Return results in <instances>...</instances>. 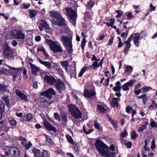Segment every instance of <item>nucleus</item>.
Here are the masks:
<instances>
[{
    "label": "nucleus",
    "instance_id": "aec40b11",
    "mask_svg": "<svg viewBox=\"0 0 157 157\" xmlns=\"http://www.w3.org/2000/svg\"><path fill=\"white\" fill-rule=\"evenodd\" d=\"M16 35V38L17 39H23L25 38V34L21 30H17Z\"/></svg>",
    "mask_w": 157,
    "mask_h": 157
},
{
    "label": "nucleus",
    "instance_id": "5701e85b",
    "mask_svg": "<svg viewBox=\"0 0 157 157\" xmlns=\"http://www.w3.org/2000/svg\"><path fill=\"white\" fill-rule=\"evenodd\" d=\"M38 102L41 106L44 105L45 103H48L45 98L43 97H39L38 99Z\"/></svg>",
    "mask_w": 157,
    "mask_h": 157
},
{
    "label": "nucleus",
    "instance_id": "0eeeda50",
    "mask_svg": "<svg viewBox=\"0 0 157 157\" xmlns=\"http://www.w3.org/2000/svg\"><path fill=\"white\" fill-rule=\"evenodd\" d=\"M69 110L71 115L75 118H80L82 113L79 110L73 105H68Z\"/></svg>",
    "mask_w": 157,
    "mask_h": 157
},
{
    "label": "nucleus",
    "instance_id": "774afa93",
    "mask_svg": "<svg viewBox=\"0 0 157 157\" xmlns=\"http://www.w3.org/2000/svg\"><path fill=\"white\" fill-rule=\"evenodd\" d=\"M12 45L14 47L16 46L17 45V43L15 40H12L11 42Z\"/></svg>",
    "mask_w": 157,
    "mask_h": 157
},
{
    "label": "nucleus",
    "instance_id": "f3484780",
    "mask_svg": "<svg viewBox=\"0 0 157 157\" xmlns=\"http://www.w3.org/2000/svg\"><path fill=\"white\" fill-rule=\"evenodd\" d=\"M33 115L30 113L25 115L23 116L22 118L20 119L21 121H30L33 119Z\"/></svg>",
    "mask_w": 157,
    "mask_h": 157
},
{
    "label": "nucleus",
    "instance_id": "dca6fc26",
    "mask_svg": "<svg viewBox=\"0 0 157 157\" xmlns=\"http://www.w3.org/2000/svg\"><path fill=\"white\" fill-rule=\"evenodd\" d=\"M140 36V34L138 33H135V36L133 38V41L135 45L137 47H139V40Z\"/></svg>",
    "mask_w": 157,
    "mask_h": 157
},
{
    "label": "nucleus",
    "instance_id": "f8f14e48",
    "mask_svg": "<svg viewBox=\"0 0 157 157\" xmlns=\"http://www.w3.org/2000/svg\"><path fill=\"white\" fill-rule=\"evenodd\" d=\"M44 80L48 85H53L57 82L56 79L52 76L45 75L44 77Z\"/></svg>",
    "mask_w": 157,
    "mask_h": 157
},
{
    "label": "nucleus",
    "instance_id": "49530a36",
    "mask_svg": "<svg viewBox=\"0 0 157 157\" xmlns=\"http://www.w3.org/2000/svg\"><path fill=\"white\" fill-rule=\"evenodd\" d=\"M128 134L127 132L126 131V129H125L122 132L121 134V136L123 138H124Z\"/></svg>",
    "mask_w": 157,
    "mask_h": 157
},
{
    "label": "nucleus",
    "instance_id": "f257e3e1",
    "mask_svg": "<svg viewBox=\"0 0 157 157\" xmlns=\"http://www.w3.org/2000/svg\"><path fill=\"white\" fill-rule=\"evenodd\" d=\"M95 146L102 156L105 157H115V153L113 152L115 150L114 146L111 145L109 149L108 147L99 139L96 140Z\"/></svg>",
    "mask_w": 157,
    "mask_h": 157
},
{
    "label": "nucleus",
    "instance_id": "3c124183",
    "mask_svg": "<svg viewBox=\"0 0 157 157\" xmlns=\"http://www.w3.org/2000/svg\"><path fill=\"white\" fill-rule=\"evenodd\" d=\"M94 126L96 129L98 130L100 129L99 124L96 121H94Z\"/></svg>",
    "mask_w": 157,
    "mask_h": 157
},
{
    "label": "nucleus",
    "instance_id": "393cba45",
    "mask_svg": "<svg viewBox=\"0 0 157 157\" xmlns=\"http://www.w3.org/2000/svg\"><path fill=\"white\" fill-rule=\"evenodd\" d=\"M8 120L9 123L12 126H16L17 124V121L12 117H9L8 118Z\"/></svg>",
    "mask_w": 157,
    "mask_h": 157
},
{
    "label": "nucleus",
    "instance_id": "c03bdc74",
    "mask_svg": "<svg viewBox=\"0 0 157 157\" xmlns=\"http://www.w3.org/2000/svg\"><path fill=\"white\" fill-rule=\"evenodd\" d=\"M131 139L133 140H135L137 136V134L135 132L133 131L131 133Z\"/></svg>",
    "mask_w": 157,
    "mask_h": 157
},
{
    "label": "nucleus",
    "instance_id": "1a4fd4ad",
    "mask_svg": "<svg viewBox=\"0 0 157 157\" xmlns=\"http://www.w3.org/2000/svg\"><path fill=\"white\" fill-rule=\"evenodd\" d=\"M38 27L39 30L40 31H43L44 29L48 31L50 29L49 25L44 20H41L40 21Z\"/></svg>",
    "mask_w": 157,
    "mask_h": 157
},
{
    "label": "nucleus",
    "instance_id": "bf43d9fd",
    "mask_svg": "<svg viewBox=\"0 0 157 157\" xmlns=\"http://www.w3.org/2000/svg\"><path fill=\"white\" fill-rule=\"evenodd\" d=\"M155 141L154 140H153L151 142V148L152 150H153L155 149Z\"/></svg>",
    "mask_w": 157,
    "mask_h": 157
},
{
    "label": "nucleus",
    "instance_id": "7ed1b4c3",
    "mask_svg": "<svg viewBox=\"0 0 157 157\" xmlns=\"http://www.w3.org/2000/svg\"><path fill=\"white\" fill-rule=\"evenodd\" d=\"M72 37L63 36L61 40L63 41V45L66 48V50L69 53L71 54L73 51V45L72 43Z\"/></svg>",
    "mask_w": 157,
    "mask_h": 157
},
{
    "label": "nucleus",
    "instance_id": "c9c22d12",
    "mask_svg": "<svg viewBox=\"0 0 157 157\" xmlns=\"http://www.w3.org/2000/svg\"><path fill=\"white\" fill-rule=\"evenodd\" d=\"M62 118L63 121L65 123H66L67 122V119L66 114L65 113H62L61 114Z\"/></svg>",
    "mask_w": 157,
    "mask_h": 157
},
{
    "label": "nucleus",
    "instance_id": "20e7f679",
    "mask_svg": "<svg viewBox=\"0 0 157 157\" xmlns=\"http://www.w3.org/2000/svg\"><path fill=\"white\" fill-rule=\"evenodd\" d=\"M3 49V55L4 56L5 59H10L13 57V52L7 42L4 44Z\"/></svg>",
    "mask_w": 157,
    "mask_h": 157
},
{
    "label": "nucleus",
    "instance_id": "a878e982",
    "mask_svg": "<svg viewBox=\"0 0 157 157\" xmlns=\"http://www.w3.org/2000/svg\"><path fill=\"white\" fill-rule=\"evenodd\" d=\"M125 44V45L124 48L123 52L125 54L128 52L129 50L131 48V44L127 43H126Z\"/></svg>",
    "mask_w": 157,
    "mask_h": 157
},
{
    "label": "nucleus",
    "instance_id": "6e6552de",
    "mask_svg": "<svg viewBox=\"0 0 157 157\" xmlns=\"http://www.w3.org/2000/svg\"><path fill=\"white\" fill-rule=\"evenodd\" d=\"M56 89L60 93H61L65 89V84L59 79H58L55 84Z\"/></svg>",
    "mask_w": 157,
    "mask_h": 157
},
{
    "label": "nucleus",
    "instance_id": "8fccbe9b",
    "mask_svg": "<svg viewBox=\"0 0 157 157\" xmlns=\"http://www.w3.org/2000/svg\"><path fill=\"white\" fill-rule=\"evenodd\" d=\"M66 137L67 140L71 143L73 144V141L72 138L70 136L68 135H67Z\"/></svg>",
    "mask_w": 157,
    "mask_h": 157
},
{
    "label": "nucleus",
    "instance_id": "4be33fe9",
    "mask_svg": "<svg viewBox=\"0 0 157 157\" xmlns=\"http://www.w3.org/2000/svg\"><path fill=\"white\" fill-rule=\"evenodd\" d=\"M5 109V104L2 101H0V120L2 118V113Z\"/></svg>",
    "mask_w": 157,
    "mask_h": 157
},
{
    "label": "nucleus",
    "instance_id": "39448f33",
    "mask_svg": "<svg viewBox=\"0 0 157 157\" xmlns=\"http://www.w3.org/2000/svg\"><path fill=\"white\" fill-rule=\"evenodd\" d=\"M46 42L54 53L61 52L63 51L61 47L58 45L55 41L50 39H47Z\"/></svg>",
    "mask_w": 157,
    "mask_h": 157
},
{
    "label": "nucleus",
    "instance_id": "13d9d810",
    "mask_svg": "<svg viewBox=\"0 0 157 157\" xmlns=\"http://www.w3.org/2000/svg\"><path fill=\"white\" fill-rule=\"evenodd\" d=\"M111 122L114 127L116 128L117 127V122L115 121H111Z\"/></svg>",
    "mask_w": 157,
    "mask_h": 157
},
{
    "label": "nucleus",
    "instance_id": "58836bf2",
    "mask_svg": "<svg viewBox=\"0 0 157 157\" xmlns=\"http://www.w3.org/2000/svg\"><path fill=\"white\" fill-rule=\"evenodd\" d=\"M135 36V33H132L128 37L127 40H124V43H128L129 44H131L130 42L132 41V40L133 38V36Z\"/></svg>",
    "mask_w": 157,
    "mask_h": 157
},
{
    "label": "nucleus",
    "instance_id": "f03ea898",
    "mask_svg": "<svg viewBox=\"0 0 157 157\" xmlns=\"http://www.w3.org/2000/svg\"><path fill=\"white\" fill-rule=\"evenodd\" d=\"M5 155H0V157H21L19 150L15 147L6 146L3 148Z\"/></svg>",
    "mask_w": 157,
    "mask_h": 157
},
{
    "label": "nucleus",
    "instance_id": "412c9836",
    "mask_svg": "<svg viewBox=\"0 0 157 157\" xmlns=\"http://www.w3.org/2000/svg\"><path fill=\"white\" fill-rule=\"evenodd\" d=\"M38 61L40 63L44 65L48 69L50 68L51 67V63L49 62L43 61L40 59H38Z\"/></svg>",
    "mask_w": 157,
    "mask_h": 157
},
{
    "label": "nucleus",
    "instance_id": "ddd939ff",
    "mask_svg": "<svg viewBox=\"0 0 157 157\" xmlns=\"http://www.w3.org/2000/svg\"><path fill=\"white\" fill-rule=\"evenodd\" d=\"M53 24L59 26H62L63 27L66 25L65 20L62 15L60 16L59 18H58L56 21L54 22Z\"/></svg>",
    "mask_w": 157,
    "mask_h": 157
},
{
    "label": "nucleus",
    "instance_id": "4468645a",
    "mask_svg": "<svg viewBox=\"0 0 157 157\" xmlns=\"http://www.w3.org/2000/svg\"><path fill=\"white\" fill-rule=\"evenodd\" d=\"M16 94L19 97V98L22 100H23L25 101H28L29 99L28 97L24 94L21 91L19 90H15Z\"/></svg>",
    "mask_w": 157,
    "mask_h": 157
},
{
    "label": "nucleus",
    "instance_id": "b1692460",
    "mask_svg": "<svg viewBox=\"0 0 157 157\" xmlns=\"http://www.w3.org/2000/svg\"><path fill=\"white\" fill-rule=\"evenodd\" d=\"M29 17L31 18L35 17L37 14V12L35 10H29Z\"/></svg>",
    "mask_w": 157,
    "mask_h": 157
},
{
    "label": "nucleus",
    "instance_id": "e2e57ef3",
    "mask_svg": "<svg viewBox=\"0 0 157 157\" xmlns=\"http://www.w3.org/2000/svg\"><path fill=\"white\" fill-rule=\"evenodd\" d=\"M23 5L24 6V8L25 9H27L30 6V5L29 3H28L27 4H25V3H23Z\"/></svg>",
    "mask_w": 157,
    "mask_h": 157
},
{
    "label": "nucleus",
    "instance_id": "423d86ee",
    "mask_svg": "<svg viewBox=\"0 0 157 157\" xmlns=\"http://www.w3.org/2000/svg\"><path fill=\"white\" fill-rule=\"evenodd\" d=\"M65 10L67 12V14L73 22V24H75L77 15L76 12L71 8H66Z\"/></svg>",
    "mask_w": 157,
    "mask_h": 157
},
{
    "label": "nucleus",
    "instance_id": "680f3d73",
    "mask_svg": "<svg viewBox=\"0 0 157 157\" xmlns=\"http://www.w3.org/2000/svg\"><path fill=\"white\" fill-rule=\"evenodd\" d=\"M29 64L31 67V69H39L38 67H36V66L34 65L31 62H29Z\"/></svg>",
    "mask_w": 157,
    "mask_h": 157
},
{
    "label": "nucleus",
    "instance_id": "4d7b16f0",
    "mask_svg": "<svg viewBox=\"0 0 157 157\" xmlns=\"http://www.w3.org/2000/svg\"><path fill=\"white\" fill-rule=\"evenodd\" d=\"M121 88V87L120 86H118L113 88V90L115 91H119Z\"/></svg>",
    "mask_w": 157,
    "mask_h": 157
},
{
    "label": "nucleus",
    "instance_id": "6e6d98bb",
    "mask_svg": "<svg viewBox=\"0 0 157 157\" xmlns=\"http://www.w3.org/2000/svg\"><path fill=\"white\" fill-rule=\"evenodd\" d=\"M70 72L71 73V76L75 77L76 76L75 69H71L70 71Z\"/></svg>",
    "mask_w": 157,
    "mask_h": 157
},
{
    "label": "nucleus",
    "instance_id": "79ce46f5",
    "mask_svg": "<svg viewBox=\"0 0 157 157\" xmlns=\"http://www.w3.org/2000/svg\"><path fill=\"white\" fill-rule=\"evenodd\" d=\"M86 39H82V41L81 44V46L82 49V50L84 49L85 46L86 44Z\"/></svg>",
    "mask_w": 157,
    "mask_h": 157
},
{
    "label": "nucleus",
    "instance_id": "052dcab7",
    "mask_svg": "<svg viewBox=\"0 0 157 157\" xmlns=\"http://www.w3.org/2000/svg\"><path fill=\"white\" fill-rule=\"evenodd\" d=\"M124 41L123 43L122 41L119 42L118 44L117 45V47L118 48H121L125 44Z\"/></svg>",
    "mask_w": 157,
    "mask_h": 157
},
{
    "label": "nucleus",
    "instance_id": "2eb2a0df",
    "mask_svg": "<svg viewBox=\"0 0 157 157\" xmlns=\"http://www.w3.org/2000/svg\"><path fill=\"white\" fill-rule=\"evenodd\" d=\"M96 93L92 90H88L85 89L84 92V96L88 98H90L96 95Z\"/></svg>",
    "mask_w": 157,
    "mask_h": 157
},
{
    "label": "nucleus",
    "instance_id": "a19ab883",
    "mask_svg": "<svg viewBox=\"0 0 157 157\" xmlns=\"http://www.w3.org/2000/svg\"><path fill=\"white\" fill-rule=\"evenodd\" d=\"M32 145V144L30 141L29 142L28 144H27V142L23 146L25 147V148L28 150L30 148V146Z\"/></svg>",
    "mask_w": 157,
    "mask_h": 157
},
{
    "label": "nucleus",
    "instance_id": "2f4dec72",
    "mask_svg": "<svg viewBox=\"0 0 157 157\" xmlns=\"http://www.w3.org/2000/svg\"><path fill=\"white\" fill-rule=\"evenodd\" d=\"M69 62L67 60L62 61L60 63V65L63 67H64L65 69H67L69 66Z\"/></svg>",
    "mask_w": 157,
    "mask_h": 157
},
{
    "label": "nucleus",
    "instance_id": "de8ad7c7",
    "mask_svg": "<svg viewBox=\"0 0 157 157\" xmlns=\"http://www.w3.org/2000/svg\"><path fill=\"white\" fill-rule=\"evenodd\" d=\"M146 128V125H142L139 128L138 130V131L139 132H142L144 130H145Z\"/></svg>",
    "mask_w": 157,
    "mask_h": 157
},
{
    "label": "nucleus",
    "instance_id": "0e129e2a",
    "mask_svg": "<svg viewBox=\"0 0 157 157\" xmlns=\"http://www.w3.org/2000/svg\"><path fill=\"white\" fill-rule=\"evenodd\" d=\"M150 6L151 7L150 9V12H152L153 10H155L156 7L155 6H153L152 4H150Z\"/></svg>",
    "mask_w": 157,
    "mask_h": 157
},
{
    "label": "nucleus",
    "instance_id": "603ef678",
    "mask_svg": "<svg viewBox=\"0 0 157 157\" xmlns=\"http://www.w3.org/2000/svg\"><path fill=\"white\" fill-rule=\"evenodd\" d=\"M6 87V86L0 84V90L6 91L7 90Z\"/></svg>",
    "mask_w": 157,
    "mask_h": 157
},
{
    "label": "nucleus",
    "instance_id": "cd10ccee",
    "mask_svg": "<svg viewBox=\"0 0 157 157\" xmlns=\"http://www.w3.org/2000/svg\"><path fill=\"white\" fill-rule=\"evenodd\" d=\"M32 151L35 156L36 157H41V154L39 150L34 148L32 150Z\"/></svg>",
    "mask_w": 157,
    "mask_h": 157
},
{
    "label": "nucleus",
    "instance_id": "72a5a7b5",
    "mask_svg": "<svg viewBox=\"0 0 157 157\" xmlns=\"http://www.w3.org/2000/svg\"><path fill=\"white\" fill-rule=\"evenodd\" d=\"M149 108L155 109L157 108V103L154 101H153L152 104L149 106Z\"/></svg>",
    "mask_w": 157,
    "mask_h": 157
},
{
    "label": "nucleus",
    "instance_id": "e433bc0d",
    "mask_svg": "<svg viewBox=\"0 0 157 157\" xmlns=\"http://www.w3.org/2000/svg\"><path fill=\"white\" fill-rule=\"evenodd\" d=\"M114 36L115 35L114 34H112L110 36L111 38L110 39L109 41V43L108 44V45H111L113 44Z\"/></svg>",
    "mask_w": 157,
    "mask_h": 157
},
{
    "label": "nucleus",
    "instance_id": "9b49d317",
    "mask_svg": "<svg viewBox=\"0 0 157 157\" xmlns=\"http://www.w3.org/2000/svg\"><path fill=\"white\" fill-rule=\"evenodd\" d=\"M50 13L51 17L52 18V21L53 23L59 18L60 16L62 15L59 12L57 11H52L50 12Z\"/></svg>",
    "mask_w": 157,
    "mask_h": 157
},
{
    "label": "nucleus",
    "instance_id": "9d476101",
    "mask_svg": "<svg viewBox=\"0 0 157 157\" xmlns=\"http://www.w3.org/2000/svg\"><path fill=\"white\" fill-rule=\"evenodd\" d=\"M56 92L54 89L52 88H50L47 90L41 92L40 95L42 96H45L48 98H51L52 95H55Z\"/></svg>",
    "mask_w": 157,
    "mask_h": 157
},
{
    "label": "nucleus",
    "instance_id": "37998d69",
    "mask_svg": "<svg viewBox=\"0 0 157 157\" xmlns=\"http://www.w3.org/2000/svg\"><path fill=\"white\" fill-rule=\"evenodd\" d=\"M136 80L134 79H132L130 80L128 82L126 83V84L128 87L131 86L136 82Z\"/></svg>",
    "mask_w": 157,
    "mask_h": 157
},
{
    "label": "nucleus",
    "instance_id": "7c9ffc66",
    "mask_svg": "<svg viewBox=\"0 0 157 157\" xmlns=\"http://www.w3.org/2000/svg\"><path fill=\"white\" fill-rule=\"evenodd\" d=\"M3 100L6 103V105L9 107L10 106V100L8 96L6 95H4L3 97Z\"/></svg>",
    "mask_w": 157,
    "mask_h": 157
},
{
    "label": "nucleus",
    "instance_id": "ea45409f",
    "mask_svg": "<svg viewBox=\"0 0 157 157\" xmlns=\"http://www.w3.org/2000/svg\"><path fill=\"white\" fill-rule=\"evenodd\" d=\"M19 140L21 141V144L22 145H23L27 142L26 139L21 136L19 137Z\"/></svg>",
    "mask_w": 157,
    "mask_h": 157
},
{
    "label": "nucleus",
    "instance_id": "473e14b6",
    "mask_svg": "<svg viewBox=\"0 0 157 157\" xmlns=\"http://www.w3.org/2000/svg\"><path fill=\"white\" fill-rule=\"evenodd\" d=\"M97 109L101 113L105 112L106 110L103 106L100 105H97Z\"/></svg>",
    "mask_w": 157,
    "mask_h": 157
},
{
    "label": "nucleus",
    "instance_id": "338daca9",
    "mask_svg": "<svg viewBox=\"0 0 157 157\" xmlns=\"http://www.w3.org/2000/svg\"><path fill=\"white\" fill-rule=\"evenodd\" d=\"M37 51H41L43 52L44 53V52H45V50L44 49V47L42 48H38L37 49Z\"/></svg>",
    "mask_w": 157,
    "mask_h": 157
},
{
    "label": "nucleus",
    "instance_id": "c85d7f7f",
    "mask_svg": "<svg viewBox=\"0 0 157 157\" xmlns=\"http://www.w3.org/2000/svg\"><path fill=\"white\" fill-rule=\"evenodd\" d=\"M44 135L46 138V143H48L51 144H54V141L52 140V137L51 136L47 135L45 134Z\"/></svg>",
    "mask_w": 157,
    "mask_h": 157
},
{
    "label": "nucleus",
    "instance_id": "bb28decb",
    "mask_svg": "<svg viewBox=\"0 0 157 157\" xmlns=\"http://www.w3.org/2000/svg\"><path fill=\"white\" fill-rule=\"evenodd\" d=\"M118 98H113L112 99V101L111 102V105L114 107H117L118 106V100L119 99Z\"/></svg>",
    "mask_w": 157,
    "mask_h": 157
},
{
    "label": "nucleus",
    "instance_id": "6ab92c4d",
    "mask_svg": "<svg viewBox=\"0 0 157 157\" xmlns=\"http://www.w3.org/2000/svg\"><path fill=\"white\" fill-rule=\"evenodd\" d=\"M110 23L109 22H104V24L107 25L108 27L111 26L112 28L116 29L117 28L116 26L113 25L115 22V20L114 18H110L109 19Z\"/></svg>",
    "mask_w": 157,
    "mask_h": 157
},
{
    "label": "nucleus",
    "instance_id": "f704fd0d",
    "mask_svg": "<svg viewBox=\"0 0 157 157\" xmlns=\"http://www.w3.org/2000/svg\"><path fill=\"white\" fill-rule=\"evenodd\" d=\"M115 11L117 13L115 17L117 18H119L121 17L122 15H123V12L121 10H116Z\"/></svg>",
    "mask_w": 157,
    "mask_h": 157
},
{
    "label": "nucleus",
    "instance_id": "a211bd4d",
    "mask_svg": "<svg viewBox=\"0 0 157 157\" xmlns=\"http://www.w3.org/2000/svg\"><path fill=\"white\" fill-rule=\"evenodd\" d=\"M43 122L44 125L47 129L54 132L56 131V128L47 121H44Z\"/></svg>",
    "mask_w": 157,
    "mask_h": 157
},
{
    "label": "nucleus",
    "instance_id": "69168bd1",
    "mask_svg": "<svg viewBox=\"0 0 157 157\" xmlns=\"http://www.w3.org/2000/svg\"><path fill=\"white\" fill-rule=\"evenodd\" d=\"M98 61H96L94 62L92 64V66L94 67V68L97 67L98 66Z\"/></svg>",
    "mask_w": 157,
    "mask_h": 157
},
{
    "label": "nucleus",
    "instance_id": "5fc2aeb1",
    "mask_svg": "<svg viewBox=\"0 0 157 157\" xmlns=\"http://www.w3.org/2000/svg\"><path fill=\"white\" fill-rule=\"evenodd\" d=\"M128 19V20L131 19L133 17V15L132 14V12L128 13L126 15Z\"/></svg>",
    "mask_w": 157,
    "mask_h": 157
},
{
    "label": "nucleus",
    "instance_id": "4c0bfd02",
    "mask_svg": "<svg viewBox=\"0 0 157 157\" xmlns=\"http://www.w3.org/2000/svg\"><path fill=\"white\" fill-rule=\"evenodd\" d=\"M151 89V87L147 86H145L141 88L142 92L144 93L147 92Z\"/></svg>",
    "mask_w": 157,
    "mask_h": 157
},
{
    "label": "nucleus",
    "instance_id": "864d4df0",
    "mask_svg": "<svg viewBox=\"0 0 157 157\" xmlns=\"http://www.w3.org/2000/svg\"><path fill=\"white\" fill-rule=\"evenodd\" d=\"M54 117L55 119L59 121L60 120V115L57 113H54Z\"/></svg>",
    "mask_w": 157,
    "mask_h": 157
},
{
    "label": "nucleus",
    "instance_id": "a18cd8bd",
    "mask_svg": "<svg viewBox=\"0 0 157 157\" xmlns=\"http://www.w3.org/2000/svg\"><path fill=\"white\" fill-rule=\"evenodd\" d=\"M0 16H3L6 20H8L9 18V14L8 13L6 15L4 13H0Z\"/></svg>",
    "mask_w": 157,
    "mask_h": 157
},
{
    "label": "nucleus",
    "instance_id": "c756f323",
    "mask_svg": "<svg viewBox=\"0 0 157 157\" xmlns=\"http://www.w3.org/2000/svg\"><path fill=\"white\" fill-rule=\"evenodd\" d=\"M95 3V2L92 0H90L88 2H87V9L89 10H90L92 7L94 6Z\"/></svg>",
    "mask_w": 157,
    "mask_h": 157
},
{
    "label": "nucleus",
    "instance_id": "09e8293b",
    "mask_svg": "<svg viewBox=\"0 0 157 157\" xmlns=\"http://www.w3.org/2000/svg\"><path fill=\"white\" fill-rule=\"evenodd\" d=\"M122 89L124 91H127L129 90V87L126 84V83H124L122 86Z\"/></svg>",
    "mask_w": 157,
    "mask_h": 157
}]
</instances>
